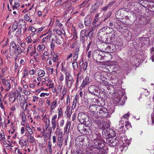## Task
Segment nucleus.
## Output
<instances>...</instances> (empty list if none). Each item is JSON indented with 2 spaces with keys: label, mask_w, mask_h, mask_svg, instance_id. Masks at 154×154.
Segmentation results:
<instances>
[{
  "label": "nucleus",
  "mask_w": 154,
  "mask_h": 154,
  "mask_svg": "<svg viewBox=\"0 0 154 154\" xmlns=\"http://www.w3.org/2000/svg\"><path fill=\"white\" fill-rule=\"evenodd\" d=\"M92 137L91 138L93 141L92 148L93 149H95L96 151H99L103 149V148L105 146L103 142L101 140V137L99 134L97 135L96 134H92Z\"/></svg>",
  "instance_id": "1"
},
{
  "label": "nucleus",
  "mask_w": 154,
  "mask_h": 154,
  "mask_svg": "<svg viewBox=\"0 0 154 154\" xmlns=\"http://www.w3.org/2000/svg\"><path fill=\"white\" fill-rule=\"evenodd\" d=\"M115 35L112 33L110 34V35L106 36L105 37H102L100 38H98L100 41L102 43H105L106 44H110V45L109 46L108 48H111V47L115 48V46L112 44L114 41Z\"/></svg>",
  "instance_id": "2"
},
{
  "label": "nucleus",
  "mask_w": 154,
  "mask_h": 154,
  "mask_svg": "<svg viewBox=\"0 0 154 154\" xmlns=\"http://www.w3.org/2000/svg\"><path fill=\"white\" fill-rule=\"evenodd\" d=\"M123 93L121 91L118 90L115 91L113 95L112 100L113 103L115 104H117L119 103V105H122L125 104L124 101L121 100L122 97L123 96Z\"/></svg>",
  "instance_id": "3"
},
{
  "label": "nucleus",
  "mask_w": 154,
  "mask_h": 154,
  "mask_svg": "<svg viewBox=\"0 0 154 154\" xmlns=\"http://www.w3.org/2000/svg\"><path fill=\"white\" fill-rule=\"evenodd\" d=\"M95 115L92 117V118L94 122L97 124V125L100 129L102 130H104L109 127V125L107 122L103 120L99 121V119Z\"/></svg>",
  "instance_id": "4"
},
{
  "label": "nucleus",
  "mask_w": 154,
  "mask_h": 154,
  "mask_svg": "<svg viewBox=\"0 0 154 154\" xmlns=\"http://www.w3.org/2000/svg\"><path fill=\"white\" fill-rule=\"evenodd\" d=\"M105 33L108 35H110V34H114L113 29L112 28L109 27H105L101 29L98 31L97 35L98 38H100L102 37H105Z\"/></svg>",
  "instance_id": "5"
},
{
  "label": "nucleus",
  "mask_w": 154,
  "mask_h": 154,
  "mask_svg": "<svg viewBox=\"0 0 154 154\" xmlns=\"http://www.w3.org/2000/svg\"><path fill=\"white\" fill-rule=\"evenodd\" d=\"M97 109V116L100 117L102 116L103 118L110 117V116L109 115L108 112L105 108L99 106Z\"/></svg>",
  "instance_id": "6"
},
{
  "label": "nucleus",
  "mask_w": 154,
  "mask_h": 154,
  "mask_svg": "<svg viewBox=\"0 0 154 154\" xmlns=\"http://www.w3.org/2000/svg\"><path fill=\"white\" fill-rule=\"evenodd\" d=\"M78 118L79 121L81 122H85L86 124L91 125V122L87 121L88 119V116L85 113L81 112L79 113Z\"/></svg>",
  "instance_id": "7"
},
{
  "label": "nucleus",
  "mask_w": 154,
  "mask_h": 154,
  "mask_svg": "<svg viewBox=\"0 0 154 154\" xmlns=\"http://www.w3.org/2000/svg\"><path fill=\"white\" fill-rule=\"evenodd\" d=\"M107 75V73L105 72L101 73L97 72L95 74L94 77L97 81L101 82L102 81H104L107 79L106 78Z\"/></svg>",
  "instance_id": "8"
},
{
  "label": "nucleus",
  "mask_w": 154,
  "mask_h": 154,
  "mask_svg": "<svg viewBox=\"0 0 154 154\" xmlns=\"http://www.w3.org/2000/svg\"><path fill=\"white\" fill-rule=\"evenodd\" d=\"M19 25H18V29L23 31V32H25L27 30V28L26 27V23L23 20H20L19 22Z\"/></svg>",
  "instance_id": "9"
},
{
  "label": "nucleus",
  "mask_w": 154,
  "mask_h": 154,
  "mask_svg": "<svg viewBox=\"0 0 154 154\" xmlns=\"http://www.w3.org/2000/svg\"><path fill=\"white\" fill-rule=\"evenodd\" d=\"M122 142L124 141L125 142H123L124 145H121L120 147V149H121V151H122L123 150V148L124 147H127V145H129V140H128L127 138H126V137L124 136L122 137Z\"/></svg>",
  "instance_id": "10"
},
{
  "label": "nucleus",
  "mask_w": 154,
  "mask_h": 154,
  "mask_svg": "<svg viewBox=\"0 0 154 154\" xmlns=\"http://www.w3.org/2000/svg\"><path fill=\"white\" fill-rule=\"evenodd\" d=\"M4 85L5 88V91H8L11 88V85L10 83V81L8 80H5L2 82Z\"/></svg>",
  "instance_id": "11"
},
{
  "label": "nucleus",
  "mask_w": 154,
  "mask_h": 154,
  "mask_svg": "<svg viewBox=\"0 0 154 154\" xmlns=\"http://www.w3.org/2000/svg\"><path fill=\"white\" fill-rule=\"evenodd\" d=\"M84 154H99V151H96L95 149L89 148H88Z\"/></svg>",
  "instance_id": "12"
},
{
  "label": "nucleus",
  "mask_w": 154,
  "mask_h": 154,
  "mask_svg": "<svg viewBox=\"0 0 154 154\" xmlns=\"http://www.w3.org/2000/svg\"><path fill=\"white\" fill-rule=\"evenodd\" d=\"M88 1H84L82 4L78 6L79 10L81 11H83L88 7L89 6L88 4Z\"/></svg>",
  "instance_id": "13"
},
{
  "label": "nucleus",
  "mask_w": 154,
  "mask_h": 154,
  "mask_svg": "<svg viewBox=\"0 0 154 154\" xmlns=\"http://www.w3.org/2000/svg\"><path fill=\"white\" fill-rule=\"evenodd\" d=\"M99 106L96 104L91 105L89 107V109L90 111L94 115L95 114L96 112L97 113V109Z\"/></svg>",
  "instance_id": "14"
},
{
  "label": "nucleus",
  "mask_w": 154,
  "mask_h": 154,
  "mask_svg": "<svg viewBox=\"0 0 154 154\" xmlns=\"http://www.w3.org/2000/svg\"><path fill=\"white\" fill-rule=\"evenodd\" d=\"M100 3L97 2L93 5L92 6L90 10V12L91 13H94L99 7Z\"/></svg>",
  "instance_id": "15"
},
{
  "label": "nucleus",
  "mask_w": 154,
  "mask_h": 154,
  "mask_svg": "<svg viewBox=\"0 0 154 154\" xmlns=\"http://www.w3.org/2000/svg\"><path fill=\"white\" fill-rule=\"evenodd\" d=\"M97 87L94 85H91L88 87V90L90 93L91 95L95 96V94L94 93V91H96V89Z\"/></svg>",
  "instance_id": "16"
},
{
  "label": "nucleus",
  "mask_w": 154,
  "mask_h": 154,
  "mask_svg": "<svg viewBox=\"0 0 154 154\" xmlns=\"http://www.w3.org/2000/svg\"><path fill=\"white\" fill-rule=\"evenodd\" d=\"M67 63H66L65 62H63L62 63L61 70L65 73L66 74V82L67 83V69H66Z\"/></svg>",
  "instance_id": "17"
},
{
  "label": "nucleus",
  "mask_w": 154,
  "mask_h": 154,
  "mask_svg": "<svg viewBox=\"0 0 154 154\" xmlns=\"http://www.w3.org/2000/svg\"><path fill=\"white\" fill-rule=\"evenodd\" d=\"M73 82V77L70 73L68 74V87H71Z\"/></svg>",
  "instance_id": "18"
},
{
  "label": "nucleus",
  "mask_w": 154,
  "mask_h": 154,
  "mask_svg": "<svg viewBox=\"0 0 154 154\" xmlns=\"http://www.w3.org/2000/svg\"><path fill=\"white\" fill-rule=\"evenodd\" d=\"M92 19H91L90 16L88 15L85 18V25L88 27L90 26V24L91 22Z\"/></svg>",
  "instance_id": "19"
},
{
  "label": "nucleus",
  "mask_w": 154,
  "mask_h": 154,
  "mask_svg": "<svg viewBox=\"0 0 154 154\" xmlns=\"http://www.w3.org/2000/svg\"><path fill=\"white\" fill-rule=\"evenodd\" d=\"M90 82L89 78L88 77H86L84 79L81 85V87L82 88L85 87L86 85L88 84Z\"/></svg>",
  "instance_id": "20"
},
{
  "label": "nucleus",
  "mask_w": 154,
  "mask_h": 154,
  "mask_svg": "<svg viewBox=\"0 0 154 154\" xmlns=\"http://www.w3.org/2000/svg\"><path fill=\"white\" fill-rule=\"evenodd\" d=\"M110 80L111 81V85L113 86L116 85L118 82V80L115 75H113L110 79Z\"/></svg>",
  "instance_id": "21"
},
{
  "label": "nucleus",
  "mask_w": 154,
  "mask_h": 154,
  "mask_svg": "<svg viewBox=\"0 0 154 154\" xmlns=\"http://www.w3.org/2000/svg\"><path fill=\"white\" fill-rule=\"evenodd\" d=\"M100 53V52L99 50H96L94 51L93 56V57H96L97 59L100 60L102 58V57Z\"/></svg>",
  "instance_id": "22"
},
{
  "label": "nucleus",
  "mask_w": 154,
  "mask_h": 154,
  "mask_svg": "<svg viewBox=\"0 0 154 154\" xmlns=\"http://www.w3.org/2000/svg\"><path fill=\"white\" fill-rule=\"evenodd\" d=\"M31 135L30 134L26 135L27 137L26 140L27 142L32 143L35 142V140L34 137Z\"/></svg>",
  "instance_id": "23"
},
{
  "label": "nucleus",
  "mask_w": 154,
  "mask_h": 154,
  "mask_svg": "<svg viewBox=\"0 0 154 154\" xmlns=\"http://www.w3.org/2000/svg\"><path fill=\"white\" fill-rule=\"evenodd\" d=\"M140 41H141L142 44L146 45H148L149 43V39L148 38H140Z\"/></svg>",
  "instance_id": "24"
},
{
  "label": "nucleus",
  "mask_w": 154,
  "mask_h": 154,
  "mask_svg": "<svg viewBox=\"0 0 154 154\" xmlns=\"http://www.w3.org/2000/svg\"><path fill=\"white\" fill-rule=\"evenodd\" d=\"M123 24L120 22H119V23L118 24V25L117 27V29L118 30L121 32H124L123 30L124 29H123Z\"/></svg>",
  "instance_id": "25"
},
{
  "label": "nucleus",
  "mask_w": 154,
  "mask_h": 154,
  "mask_svg": "<svg viewBox=\"0 0 154 154\" xmlns=\"http://www.w3.org/2000/svg\"><path fill=\"white\" fill-rule=\"evenodd\" d=\"M87 29H84L82 30L81 32V40L82 42H84L85 41V36L84 35H85V32H87Z\"/></svg>",
  "instance_id": "26"
},
{
  "label": "nucleus",
  "mask_w": 154,
  "mask_h": 154,
  "mask_svg": "<svg viewBox=\"0 0 154 154\" xmlns=\"http://www.w3.org/2000/svg\"><path fill=\"white\" fill-rule=\"evenodd\" d=\"M52 144L51 141H48V154H51L52 151L51 148Z\"/></svg>",
  "instance_id": "27"
},
{
  "label": "nucleus",
  "mask_w": 154,
  "mask_h": 154,
  "mask_svg": "<svg viewBox=\"0 0 154 154\" xmlns=\"http://www.w3.org/2000/svg\"><path fill=\"white\" fill-rule=\"evenodd\" d=\"M63 140V138L61 137H58L57 140V145L59 146V147H61L62 146Z\"/></svg>",
  "instance_id": "28"
},
{
  "label": "nucleus",
  "mask_w": 154,
  "mask_h": 154,
  "mask_svg": "<svg viewBox=\"0 0 154 154\" xmlns=\"http://www.w3.org/2000/svg\"><path fill=\"white\" fill-rule=\"evenodd\" d=\"M16 48L17 49L16 50V52H15V53L16 55H18L22 52L23 50L19 45H18V47Z\"/></svg>",
  "instance_id": "29"
},
{
  "label": "nucleus",
  "mask_w": 154,
  "mask_h": 154,
  "mask_svg": "<svg viewBox=\"0 0 154 154\" xmlns=\"http://www.w3.org/2000/svg\"><path fill=\"white\" fill-rule=\"evenodd\" d=\"M26 126L29 134L30 135H32L33 134V132L30 127L29 124L28 123L26 124Z\"/></svg>",
  "instance_id": "30"
},
{
  "label": "nucleus",
  "mask_w": 154,
  "mask_h": 154,
  "mask_svg": "<svg viewBox=\"0 0 154 154\" xmlns=\"http://www.w3.org/2000/svg\"><path fill=\"white\" fill-rule=\"evenodd\" d=\"M4 70L3 69H2L1 71H0V79L2 80V82L5 79V77L4 76Z\"/></svg>",
  "instance_id": "31"
},
{
  "label": "nucleus",
  "mask_w": 154,
  "mask_h": 154,
  "mask_svg": "<svg viewBox=\"0 0 154 154\" xmlns=\"http://www.w3.org/2000/svg\"><path fill=\"white\" fill-rule=\"evenodd\" d=\"M151 57L152 62H154V48H152L150 49Z\"/></svg>",
  "instance_id": "32"
},
{
  "label": "nucleus",
  "mask_w": 154,
  "mask_h": 154,
  "mask_svg": "<svg viewBox=\"0 0 154 154\" xmlns=\"http://www.w3.org/2000/svg\"><path fill=\"white\" fill-rule=\"evenodd\" d=\"M109 132L106 129L103 130L102 135L104 137H107V136H109Z\"/></svg>",
  "instance_id": "33"
},
{
  "label": "nucleus",
  "mask_w": 154,
  "mask_h": 154,
  "mask_svg": "<svg viewBox=\"0 0 154 154\" xmlns=\"http://www.w3.org/2000/svg\"><path fill=\"white\" fill-rule=\"evenodd\" d=\"M88 27L89 28V29H88V30H89V32L90 33H93V32L94 31L95 27L93 26H90Z\"/></svg>",
  "instance_id": "34"
},
{
  "label": "nucleus",
  "mask_w": 154,
  "mask_h": 154,
  "mask_svg": "<svg viewBox=\"0 0 154 154\" xmlns=\"http://www.w3.org/2000/svg\"><path fill=\"white\" fill-rule=\"evenodd\" d=\"M45 74V72L44 71L42 70H39L38 73V75L40 77L43 76Z\"/></svg>",
  "instance_id": "35"
},
{
  "label": "nucleus",
  "mask_w": 154,
  "mask_h": 154,
  "mask_svg": "<svg viewBox=\"0 0 154 154\" xmlns=\"http://www.w3.org/2000/svg\"><path fill=\"white\" fill-rule=\"evenodd\" d=\"M18 28V24L17 23L16 24H13L12 26V31L14 32Z\"/></svg>",
  "instance_id": "36"
},
{
  "label": "nucleus",
  "mask_w": 154,
  "mask_h": 154,
  "mask_svg": "<svg viewBox=\"0 0 154 154\" xmlns=\"http://www.w3.org/2000/svg\"><path fill=\"white\" fill-rule=\"evenodd\" d=\"M91 100L92 101L91 103L92 104H96V103H98L99 101L98 99L95 98H92Z\"/></svg>",
  "instance_id": "37"
},
{
  "label": "nucleus",
  "mask_w": 154,
  "mask_h": 154,
  "mask_svg": "<svg viewBox=\"0 0 154 154\" xmlns=\"http://www.w3.org/2000/svg\"><path fill=\"white\" fill-rule=\"evenodd\" d=\"M79 51V50H78V51H77V49L76 50V51L75 52V54L74 55V56H73V60L74 61H76L77 60L78 56V51Z\"/></svg>",
  "instance_id": "38"
},
{
  "label": "nucleus",
  "mask_w": 154,
  "mask_h": 154,
  "mask_svg": "<svg viewBox=\"0 0 154 154\" xmlns=\"http://www.w3.org/2000/svg\"><path fill=\"white\" fill-rule=\"evenodd\" d=\"M51 124L52 125V126L51 127V128L54 130L56 126V123L55 121L54 120H51Z\"/></svg>",
  "instance_id": "39"
},
{
  "label": "nucleus",
  "mask_w": 154,
  "mask_h": 154,
  "mask_svg": "<svg viewBox=\"0 0 154 154\" xmlns=\"http://www.w3.org/2000/svg\"><path fill=\"white\" fill-rule=\"evenodd\" d=\"M107 141H109L110 143L109 144V145L112 146H115L116 145V143H115L114 142H113L112 140H111L112 139V138H108L107 139Z\"/></svg>",
  "instance_id": "40"
},
{
  "label": "nucleus",
  "mask_w": 154,
  "mask_h": 154,
  "mask_svg": "<svg viewBox=\"0 0 154 154\" xmlns=\"http://www.w3.org/2000/svg\"><path fill=\"white\" fill-rule=\"evenodd\" d=\"M102 84L105 86L108 85H111V83L110 82H107V81H102L101 82Z\"/></svg>",
  "instance_id": "41"
},
{
  "label": "nucleus",
  "mask_w": 154,
  "mask_h": 154,
  "mask_svg": "<svg viewBox=\"0 0 154 154\" xmlns=\"http://www.w3.org/2000/svg\"><path fill=\"white\" fill-rule=\"evenodd\" d=\"M45 48V46L43 45H39L37 49L38 51H40L41 50H44Z\"/></svg>",
  "instance_id": "42"
},
{
  "label": "nucleus",
  "mask_w": 154,
  "mask_h": 154,
  "mask_svg": "<svg viewBox=\"0 0 154 154\" xmlns=\"http://www.w3.org/2000/svg\"><path fill=\"white\" fill-rule=\"evenodd\" d=\"M11 47H10V50L11 49V47L13 48H15V47H16V46L17 45L14 42H11Z\"/></svg>",
  "instance_id": "43"
},
{
  "label": "nucleus",
  "mask_w": 154,
  "mask_h": 154,
  "mask_svg": "<svg viewBox=\"0 0 154 154\" xmlns=\"http://www.w3.org/2000/svg\"><path fill=\"white\" fill-rule=\"evenodd\" d=\"M53 37L52 39V41H56L58 39L57 35L54 34H53L51 35Z\"/></svg>",
  "instance_id": "44"
},
{
  "label": "nucleus",
  "mask_w": 154,
  "mask_h": 154,
  "mask_svg": "<svg viewBox=\"0 0 154 154\" xmlns=\"http://www.w3.org/2000/svg\"><path fill=\"white\" fill-rule=\"evenodd\" d=\"M21 35V30L20 29H18L16 33V35L17 36H18L19 35Z\"/></svg>",
  "instance_id": "45"
},
{
  "label": "nucleus",
  "mask_w": 154,
  "mask_h": 154,
  "mask_svg": "<svg viewBox=\"0 0 154 154\" xmlns=\"http://www.w3.org/2000/svg\"><path fill=\"white\" fill-rule=\"evenodd\" d=\"M16 99V97L14 96L10 97L9 98V101L10 102H14Z\"/></svg>",
  "instance_id": "46"
},
{
  "label": "nucleus",
  "mask_w": 154,
  "mask_h": 154,
  "mask_svg": "<svg viewBox=\"0 0 154 154\" xmlns=\"http://www.w3.org/2000/svg\"><path fill=\"white\" fill-rule=\"evenodd\" d=\"M150 7L151 8V11L154 12V2H151L150 3Z\"/></svg>",
  "instance_id": "47"
},
{
  "label": "nucleus",
  "mask_w": 154,
  "mask_h": 154,
  "mask_svg": "<svg viewBox=\"0 0 154 154\" xmlns=\"http://www.w3.org/2000/svg\"><path fill=\"white\" fill-rule=\"evenodd\" d=\"M30 36H28L27 37L26 40H27L28 43H31L32 41V40Z\"/></svg>",
  "instance_id": "48"
},
{
  "label": "nucleus",
  "mask_w": 154,
  "mask_h": 154,
  "mask_svg": "<svg viewBox=\"0 0 154 154\" xmlns=\"http://www.w3.org/2000/svg\"><path fill=\"white\" fill-rule=\"evenodd\" d=\"M153 110H154L153 111L154 112V109ZM151 118L152 120V125L154 124V113L152 114L151 115Z\"/></svg>",
  "instance_id": "49"
},
{
  "label": "nucleus",
  "mask_w": 154,
  "mask_h": 154,
  "mask_svg": "<svg viewBox=\"0 0 154 154\" xmlns=\"http://www.w3.org/2000/svg\"><path fill=\"white\" fill-rule=\"evenodd\" d=\"M25 20L26 21H29L30 19V17L28 16L27 14H26L24 16Z\"/></svg>",
  "instance_id": "50"
},
{
  "label": "nucleus",
  "mask_w": 154,
  "mask_h": 154,
  "mask_svg": "<svg viewBox=\"0 0 154 154\" xmlns=\"http://www.w3.org/2000/svg\"><path fill=\"white\" fill-rule=\"evenodd\" d=\"M55 30L56 32V33L59 35H60L62 33V32L60 30L55 29Z\"/></svg>",
  "instance_id": "51"
},
{
  "label": "nucleus",
  "mask_w": 154,
  "mask_h": 154,
  "mask_svg": "<svg viewBox=\"0 0 154 154\" xmlns=\"http://www.w3.org/2000/svg\"><path fill=\"white\" fill-rule=\"evenodd\" d=\"M125 126L126 128H128L131 127V125L130 124V123L129 122H126L125 124Z\"/></svg>",
  "instance_id": "52"
},
{
  "label": "nucleus",
  "mask_w": 154,
  "mask_h": 154,
  "mask_svg": "<svg viewBox=\"0 0 154 154\" xmlns=\"http://www.w3.org/2000/svg\"><path fill=\"white\" fill-rule=\"evenodd\" d=\"M67 123H66V126L64 128V131L63 133V135H65L66 134V135L67 134Z\"/></svg>",
  "instance_id": "53"
},
{
  "label": "nucleus",
  "mask_w": 154,
  "mask_h": 154,
  "mask_svg": "<svg viewBox=\"0 0 154 154\" xmlns=\"http://www.w3.org/2000/svg\"><path fill=\"white\" fill-rule=\"evenodd\" d=\"M88 66V63L86 62H85L84 65L83 69L84 70H85L86 69Z\"/></svg>",
  "instance_id": "54"
},
{
  "label": "nucleus",
  "mask_w": 154,
  "mask_h": 154,
  "mask_svg": "<svg viewBox=\"0 0 154 154\" xmlns=\"http://www.w3.org/2000/svg\"><path fill=\"white\" fill-rule=\"evenodd\" d=\"M23 91L25 95H29V94H30V92L28 91H27L26 90H23Z\"/></svg>",
  "instance_id": "55"
},
{
  "label": "nucleus",
  "mask_w": 154,
  "mask_h": 154,
  "mask_svg": "<svg viewBox=\"0 0 154 154\" xmlns=\"http://www.w3.org/2000/svg\"><path fill=\"white\" fill-rule=\"evenodd\" d=\"M33 101L34 102H35L36 101H38V97L35 96H34L33 97Z\"/></svg>",
  "instance_id": "56"
},
{
  "label": "nucleus",
  "mask_w": 154,
  "mask_h": 154,
  "mask_svg": "<svg viewBox=\"0 0 154 154\" xmlns=\"http://www.w3.org/2000/svg\"><path fill=\"white\" fill-rule=\"evenodd\" d=\"M15 95L16 97V98H17L19 96L20 97H21V94L19 92L17 91V93L15 94Z\"/></svg>",
  "instance_id": "57"
},
{
  "label": "nucleus",
  "mask_w": 154,
  "mask_h": 154,
  "mask_svg": "<svg viewBox=\"0 0 154 154\" xmlns=\"http://www.w3.org/2000/svg\"><path fill=\"white\" fill-rule=\"evenodd\" d=\"M57 102L56 101H54L53 102H52L51 103V106H57Z\"/></svg>",
  "instance_id": "58"
},
{
  "label": "nucleus",
  "mask_w": 154,
  "mask_h": 154,
  "mask_svg": "<svg viewBox=\"0 0 154 154\" xmlns=\"http://www.w3.org/2000/svg\"><path fill=\"white\" fill-rule=\"evenodd\" d=\"M66 92L67 89H66L65 88H64L63 89V91H62V94H63V96L66 94Z\"/></svg>",
  "instance_id": "59"
},
{
  "label": "nucleus",
  "mask_w": 154,
  "mask_h": 154,
  "mask_svg": "<svg viewBox=\"0 0 154 154\" xmlns=\"http://www.w3.org/2000/svg\"><path fill=\"white\" fill-rule=\"evenodd\" d=\"M14 5L15 7H16V9H17V8L19 6L20 4L18 2H15Z\"/></svg>",
  "instance_id": "60"
},
{
  "label": "nucleus",
  "mask_w": 154,
  "mask_h": 154,
  "mask_svg": "<svg viewBox=\"0 0 154 154\" xmlns=\"http://www.w3.org/2000/svg\"><path fill=\"white\" fill-rule=\"evenodd\" d=\"M115 3L114 1H112L110 2V3H109V4L107 5L109 6V7H110L112 6V5H113Z\"/></svg>",
  "instance_id": "61"
},
{
  "label": "nucleus",
  "mask_w": 154,
  "mask_h": 154,
  "mask_svg": "<svg viewBox=\"0 0 154 154\" xmlns=\"http://www.w3.org/2000/svg\"><path fill=\"white\" fill-rule=\"evenodd\" d=\"M35 70L34 69H32L30 70L29 72V73L31 75H33L34 74Z\"/></svg>",
  "instance_id": "62"
},
{
  "label": "nucleus",
  "mask_w": 154,
  "mask_h": 154,
  "mask_svg": "<svg viewBox=\"0 0 154 154\" xmlns=\"http://www.w3.org/2000/svg\"><path fill=\"white\" fill-rule=\"evenodd\" d=\"M108 7H109V6L107 5L106 6L102 8V10L103 11H106Z\"/></svg>",
  "instance_id": "63"
},
{
  "label": "nucleus",
  "mask_w": 154,
  "mask_h": 154,
  "mask_svg": "<svg viewBox=\"0 0 154 154\" xmlns=\"http://www.w3.org/2000/svg\"><path fill=\"white\" fill-rule=\"evenodd\" d=\"M118 69V68L116 66H115L112 68V70L113 72H115L117 71Z\"/></svg>",
  "instance_id": "64"
}]
</instances>
